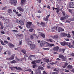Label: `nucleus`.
Here are the masks:
<instances>
[{
    "mask_svg": "<svg viewBox=\"0 0 74 74\" xmlns=\"http://www.w3.org/2000/svg\"><path fill=\"white\" fill-rule=\"evenodd\" d=\"M27 27L28 29H32V26H34V25L32 24V22H27V23L26 24Z\"/></svg>",
    "mask_w": 74,
    "mask_h": 74,
    "instance_id": "f257e3e1",
    "label": "nucleus"
},
{
    "mask_svg": "<svg viewBox=\"0 0 74 74\" xmlns=\"http://www.w3.org/2000/svg\"><path fill=\"white\" fill-rule=\"evenodd\" d=\"M58 57L60 58H61V59H62L63 61H66V59H67V58L64 57V56H63V55L61 54H59Z\"/></svg>",
    "mask_w": 74,
    "mask_h": 74,
    "instance_id": "f03ea898",
    "label": "nucleus"
},
{
    "mask_svg": "<svg viewBox=\"0 0 74 74\" xmlns=\"http://www.w3.org/2000/svg\"><path fill=\"white\" fill-rule=\"evenodd\" d=\"M17 3V1L16 0H11L10 2L11 4H14V5H16V4Z\"/></svg>",
    "mask_w": 74,
    "mask_h": 74,
    "instance_id": "7ed1b4c3",
    "label": "nucleus"
},
{
    "mask_svg": "<svg viewBox=\"0 0 74 74\" xmlns=\"http://www.w3.org/2000/svg\"><path fill=\"white\" fill-rule=\"evenodd\" d=\"M49 16H50V14H49L47 16H46V18L44 17L43 18V21H46V22H48V18H49Z\"/></svg>",
    "mask_w": 74,
    "mask_h": 74,
    "instance_id": "20e7f679",
    "label": "nucleus"
},
{
    "mask_svg": "<svg viewBox=\"0 0 74 74\" xmlns=\"http://www.w3.org/2000/svg\"><path fill=\"white\" fill-rule=\"evenodd\" d=\"M68 43L69 42H65L64 41L62 42H61L60 44L62 46H65V45H68Z\"/></svg>",
    "mask_w": 74,
    "mask_h": 74,
    "instance_id": "39448f33",
    "label": "nucleus"
},
{
    "mask_svg": "<svg viewBox=\"0 0 74 74\" xmlns=\"http://www.w3.org/2000/svg\"><path fill=\"white\" fill-rule=\"evenodd\" d=\"M59 47L58 46L55 47L53 49V51L56 52H58L59 51Z\"/></svg>",
    "mask_w": 74,
    "mask_h": 74,
    "instance_id": "423d86ee",
    "label": "nucleus"
},
{
    "mask_svg": "<svg viewBox=\"0 0 74 74\" xmlns=\"http://www.w3.org/2000/svg\"><path fill=\"white\" fill-rule=\"evenodd\" d=\"M46 44V42L44 41H42L40 43V47H42L44 45V44Z\"/></svg>",
    "mask_w": 74,
    "mask_h": 74,
    "instance_id": "0eeeda50",
    "label": "nucleus"
},
{
    "mask_svg": "<svg viewBox=\"0 0 74 74\" xmlns=\"http://www.w3.org/2000/svg\"><path fill=\"white\" fill-rule=\"evenodd\" d=\"M7 60H14V56L13 55H12L9 58H7Z\"/></svg>",
    "mask_w": 74,
    "mask_h": 74,
    "instance_id": "6e6552de",
    "label": "nucleus"
},
{
    "mask_svg": "<svg viewBox=\"0 0 74 74\" xmlns=\"http://www.w3.org/2000/svg\"><path fill=\"white\" fill-rule=\"evenodd\" d=\"M67 16H65L62 17L60 19L62 22H64V19H66V18H67Z\"/></svg>",
    "mask_w": 74,
    "mask_h": 74,
    "instance_id": "1a4fd4ad",
    "label": "nucleus"
},
{
    "mask_svg": "<svg viewBox=\"0 0 74 74\" xmlns=\"http://www.w3.org/2000/svg\"><path fill=\"white\" fill-rule=\"evenodd\" d=\"M69 5L70 8H73L74 7V2H72V3H70L69 4Z\"/></svg>",
    "mask_w": 74,
    "mask_h": 74,
    "instance_id": "9d476101",
    "label": "nucleus"
},
{
    "mask_svg": "<svg viewBox=\"0 0 74 74\" xmlns=\"http://www.w3.org/2000/svg\"><path fill=\"white\" fill-rule=\"evenodd\" d=\"M58 32L59 33H60V32H64V29L62 28L61 27H59L58 28Z\"/></svg>",
    "mask_w": 74,
    "mask_h": 74,
    "instance_id": "9b49d317",
    "label": "nucleus"
},
{
    "mask_svg": "<svg viewBox=\"0 0 74 74\" xmlns=\"http://www.w3.org/2000/svg\"><path fill=\"white\" fill-rule=\"evenodd\" d=\"M26 2V0H21V5L23 6L24 4Z\"/></svg>",
    "mask_w": 74,
    "mask_h": 74,
    "instance_id": "f8f14e48",
    "label": "nucleus"
},
{
    "mask_svg": "<svg viewBox=\"0 0 74 74\" xmlns=\"http://www.w3.org/2000/svg\"><path fill=\"white\" fill-rule=\"evenodd\" d=\"M17 10H19V11H21V12H23V9L21 8V7H18L17 8Z\"/></svg>",
    "mask_w": 74,
    "mask_h": 74,
    "instance_id": "ddd939ff",
    "label": "nucleus"
},
{
    "mask_svg": "<svg viewBox=\"0 0 74 74\" xmlns=\"http://www.w3.org/2000/svg\"><path fill=\"white\" fill-rule=\"evenodd\" d=\"M30 48L32 49H34L36 48V45H34L32 44L30 46Z\"/></svg>",
    "mask_w": 74,
    "mask_h": 74,
    "instance_id": "4468645a",
    "label": "nucleus"
},
{
    "mask_svg": "<svg viewBox=\"0 0 74 74\" xmlns=\"http://www.w3.org/2000/svg\"><path fill=\"white\" fill-rule=\"evenodd\" d=\"M64 51H65V49H60L59 50V52H62V53H64Z\"/></svg>",
    "mask_w": 74,
    "mask_h": 74,
    "instance_id": "2eb2a0df",
    "label": "nucleus"
},
{
    "mask_svg": "<svg viewBox=\"0 0 74 74\" xmlns=\"http://www.w3.org/2000/svg\"><path fill=\"white\" fill-rule=\"evenodd\" d=\"M61 34L62 37H66V36H67L68 35L67 34L65 33H62Z\"/></svg>",
    "mask_w": 74,
    "mask_h": 74,
    "instance_id": "dca6fc26",
    "label": "nucleus"
},
{
    "mask_svg": "<svg viewBox=\"0 0 74 74\" xmlns=\"http://www.w3.org/2000/svg\"><path fill=\"white\" fill-rule=\"evenodd\" d=\"M9 45L10 47L11 48H12V47H15V46L12 43H9Z\"/></svg>",
    "mask_w": 74,
    "mask_h": 74,
    "instance_id": "f3484780",
    "label": "nucleus"
},
{
    "mask_svg": "<svg viewBox=\"0 0 74 74\" xmlns=\"http://www.w3.org/2000/svg\"><path fill=\"white\" fill-rule=\"evenodd\" d=\"M45 22H41V23L40 24V25L42 26L43 27H44L45 26Z\"/></svg>",
    "mask_w": 74,
    "mask_h": 74,
    "instance_id": "a211bd4d",
    "label": "nucleus"
},
{
    "mask_svg": "<svg viewBox=\"0 0 74 74\" xmlns=\"http://www.w3.org/2000/svg\"><path fill=\"white\" fill-rule=\"evenodd\" d=\"M69 45L68 47H69V48H73V45H71V44L70 43H68Z\"/></svg>",
    "mask_w": 74,
    "mask_h": 74,
    "instance_id": "6ab92c4d",
    "label": "nucleus"
},
{
    "mask_svg": "<svg viewBox=\"0 0 74 74\" xmlns=\"http://www.w3.org/2000/svg\"><path fill=\"white\" fill-rule=\"evenodd\" d=\"M40 70L39 69H37L36 71V74H40Z\"/></svg>",
    "mask_w": 74,
    "mask_h": 74,
    "instance_id": "aec40b11",
    "label": "nucleus"
},
{
    "mask_svg": "<svg viewBox=\"0 0 74 74\" xmlns=\"http://www.w3.org/2000/svg\"><path fill=\"white\" fill-rule=\"evenodd\" d=\"M59 8H55V10H57L56 12H57V14H58V13H59Z\"/></svg>",
    "mask_w": 74,
    "mask_h": 74,
    "instance_id": "412c9836",
    "label": "nucleus"
},
{
    "mask_svg": "<svg viewBox=\"0 0 74 74\" xmlns=\"http://www.w3.org/2000/svg\"><path fill=\"white\" fill-rule=\"evenodd\" d=\"M52 38H53V39H55V38H58V36L55 35L52 36Z\"/></svg>",
    "mask_w": 74,
    "mask_h": 74,
    "instance_id": "4be33fe9",
    "label": "nucleus"
},
{
    "mask_svg": "<svg viewBox=\"0 0 74 74\" xmlns=\"http://www.w3.org/2000/svg\"><path fill=\"white\" fill-rule=\"evenodd\" d=\"M22 20H18V19H16V23H19V24H20L21 23V21Z\"/></svg>",
    "mask_w": 74,
    "mask_h": 74,
    "instance_id": "5701e85b",
    "label": "nucleus"
},
{
    "mask_svg": "<svg viewBox=\"0 0 74 74\" xmlns=\"http://www.w3.org/2000/svg\"><path fill=\"white\" fill-rule=\"evenodd\" d=\"M68 69H71L73 67V66H72L71 65H70L69 64L67 67Z\"/></svg>",
    "mask_w": 74,
    "mask_h": 74,
    "instance_id": "b1692460",
    "label": "nucleus"
},
{
    "mask_svg": "<svg viewBox=\"0 0 74 74\" xmlns=\"http://www.w3.org/2000/svg\"><path fill=\"white\" fill-rule=\"evenodd\" d=\"M68 65V63L67 62H66L64 65V66H63L62 67H63V68H66V67Z\"/></svg>",
    "mask_w": 74,
    "mask_h": 74,
    "instance_id": "393cba45",
    "label": "nucleus"
},
{
    "mask_svg": "<svg viewBox=\"0 0 74 74\" xmlns=\"http://www.w3.org/2000/svg\"><path fill=\"white\" fill-rule=\"evenodd\" d=\"M0 25L1 26V28L2 29H3V28H4V27H3V24H2V23L1 22H0Z\"/></svg>",
    "mask_w": 74,
    "mask_h": 74,
    "instance_id": "a878e982",
    "label": "nucleus"
},
{
    "mask_svg": "<svg viewBox=\"0 0 74 74\" xmlns=\"http://www.w3.org/2000/svg\"><path fill=\"white\" fill-rule=\"evenodd\" d=\"M40 35L43 38H45V35L43 34H41Z\"/></svg>",
    "mask_w": 74,
    "mask_h": 74,
    "instance_id": "bb28decb",
    "label": "nucleus"
},
{
    "mask_svg": "<svg viewBox=\"0 0 74 74\" xmlns=\"http://www.w3.org/2000/svg\"><path fill=\"white\" fill-rule=\"evenodd\" d=\"M21 51L23 53H24V54H26V50L23 49V50H22Z\"/></svg>",
    "mask_w": 74,
    "mask_h": 74,
    "instance_id": "cd10ccee",
    "label": "nucleus"
},
{
    "mask_svg": "<svg viewBox=\"0 0 74 74\" xmlns=\"http://www.w3.org/2000/svg\"><path fill=\"white\" fill-rule=\"evenodd\" d=\"M17 37H21L23 36V34H17Z\"/></svg>",
    "mask_w": 74,
    "mask_h": 74,
    "instance_id": "c85d7f7f",
    "label": "nucleus"
},
{
    "mask_svg": "<svg viewBox=\"0 0 74 74\" xmlns=\"http://www.w3.org/2000/svg\"><path fill=\"white\" fill-rule=\"evenodd\" d=\"M10 68L11 69V70H14V69H17V67H10Z\"/></svg>",
    "mask_w": 74,
    "mask_h": 74,
    "instance_id": "c756f323",
    "label": "nucleus"
},
{
    "mask_svg": "<svg viewBox=\"0 0 74 74\" xmlns=\"http://www.w3.org/2000/svg\"><path fill=\"white\" fill-rule=\"evenodd\" d=\"M1 44H2V45H6V44H4V42H3V41L1 40Z\"/></svg>",
    "mask_w": 74,
    "mask_h": 74,
    "instance_id": "7c9ffc66",
    "label": "nucleus"
},
{
    "mask_svg": "<svg viewBox=\"0 0 74 74\" xmlns=\"http://www.w3.org/2000/svg\"><path fill=\"white\" fill-rule=\"evenodd\" d=\"M8 12L9 13H12V10L11 9H9L8 10Z\"/></svg>",
    "mask_w": 74,
    "mask_h": 74,
    "instance_id": "2f4dec72",
    "label": "nucleus"
},
{
    "mask_svg": "<svg viewBox=\"0 0 74 74\" xmlns=\"http://www.w3.org/2000/svg\"><path fill=\"white\" fill-rule=\"evenodd\" d=\"M10 63H16V61L15 60H13L12 61H10Z\"/></svg>",
    "mask_w": 74,
    "mask_h": 74,
    "instance_id": "473e14b6",
    "label": "nucleus"
},
{
    "mask_svg": "<svg viewBox=\"0 0 74 74\" xmlns=\"http://www.w3.org/2000/svg\"><path fill=\"white\" fill-rule=\"evenodd\" d=\"M20 25H24V21H21V22L20 23Z\"/></svg>",
    "mask_w": 74,
    "mask_h": 74,
    "instance_id": "72a5a7b5",
    "label": "nucleus"
},
{
    "mask_svg": "<svg viewBox=\"0 0 74 74\" xmlns=\"http://www.w3.org/2000/svg\"><path fill=\"white\" fill-rule=\"evenodd\" d=\"M48 41H49L50 42H53V41L51 39H48L47 40Z\"/></svg>",
    "mask_w": 74,
    "mask_h": 74,
    "instance_id": "f704fd0d",
    "label": "nucleus"
},
{
    "mask_svg": "<svg viewBox=\"0 0 74 74\" xmlns=\"http://www.w3.org/2000/svg\"><path fill=\"white\" fill-rule=\"evenodd\" d=\"M28 44L30 46L32 45V42L31 41H29L28 42Z\"/></svg>",
    "mask_w": 74,
    "mask_h": 74,
    "instance_id": "c9c22d12",
    "label": "nucleus"
},
{
    "mask_svg": "<svg viewBox=\"0 0 74 74\" xmlns=\"http://www.w3.org/2000/svg\"><path fill=\"white\" fill-rule=\"evenodd\" d=\"M40 62H41V60H36V63H40Z\"/></svg>",
    "mask_w": 74,
    "mask_h": 74,
    "instance_id": "e433bc0d",
    "label": "nucleus"
},
{
    "mask_svg": "<svg viewBox=\"0 0 74 74\" xmlns=\"http://www.w3.org/2000/svg\"><path fill=\"white\" fill-rule=\"evenodd\" d=\"M36 60L32 62V64H36Z\"/></svg>",
    "mask_w": 74,
    "mask_h": 74,
    "instance_id": "4c0bfd02",
    "label": "nucleus"
},
{
    "mask_svg": "<svg viewBox=\"0 0 74 74\" xmlns=\"http://www.w3.org/2000/svg\"><path fill=\"white\" fill-rule=\"evenodd\" d=\"M70 21H74V17L72 18H71L69 19Z\"/></svg>",
    "mask_w": 74,
    "mask_h": 74,
    "instance_id": "58836bf2",
    "label": "nucleus"
},
{
    "mask_svg": "<svg viewBox=\"0 0 74 74\" xmlns=\"http://www.w3.org/2000/svg\"><path fill=\"white\" fill-rule=\"evenodd\" d=\"M33 56V55H31L30 56H29V57L28 58V59L29 60V59H30L31 58H32V57Z\"/></svg>",
    "mask_w": 74,
    "mask_h": 74,
    "instance_id": "ea45409f",
    "label": "nucleus"
},
{
    "mask_svg": "<svg viewBox=\"0 0 74 74\" xmlns=\"http://www.w3.org/2000/svg\"><path fill=\"white\" fill-rule=\"evenodd\" d=\"M22 41L21 40L19 42L18 45H21L22 44Z\"/></svg>",
    "mask_w": 74,
    "mask_h": 74,
    "instance_id": "a19ab883",
    "label": "nucleus"
},
{
    "mask_svg": "<svg viewBox=\"0 0 74 74\" xmlns=\"http://www.w3.org/2000/svg\"><path fill=\"white\" fill-rule=\"evenodd\" d=\"M3 41L5 44H8V41H7V40H4Z\"/></svg>",
    "mask_w": 74,
    "mask_h": 74,
    "instance_id": "79ce46f5",
    "label": "nucleus"
},
{
    "mask_svg": "<svg viewBox=\"0 0 74 74\" xmlns=\"http://www.w3.org/2000/svg\"><path fill=\"white\" fill-rule=\"evenodd\" d=\"M54 71H58V68H55V69H54Z\"/></svg>",
    "mask_w": 74,
    "mask_h": 74,
    "instance_id": "37998d69",
    "label": "nucleus"
},
{
    "mask_svg": "<svg viewBox=\"0 0 74 74\" xmlns=\"http://www.w3.org/2000/svg\"><path fill=\"white\" fill-rule=\"evenodd\" d=\"M6 8H7V7H4L2 9V10H6Z\"/></svg>",
    "mask_w": 74,
    "mask_h": 74,
    "instance_id": "c03bdc74",
    "label": "nucleus"
},
{
    "mask_svg": "<svg viewBox=\"0 0 74 74\" xmlns=\"http://www.w3.org/2000/svg\"><path fill=\"white\" fill-rule=\"evenodd\" d=\"M71 35L72 37H74V31H72V34Z\"/></svg>",
    "mask_w": 74,
    "mask_h": 74,
    "instance_id": "a18cd8bd",
    "label": "nucleus"
},
{
    "mask_svg": "<svg viewBox=\"0 0 74 74\" xmlns=\"http://www.w3.org/2000/svg\"><path fill=\"white\" fill-rule=\"evenodd\" d=\"M45 61L47 63H48V62H49V60L48 59H45Z\"/></svg>",
    "mask_w": 74,
    "mask_h": 74,
    "instance_id": "49530a36",
    "label": "nucleus"
},
{
    "mask_svg": "<svg viewBox=\"0 0 74 74\" xmlns=\"http://www.w3.org/2000/svg\"><path fill=\"white\" fill-rule=\"evenodd\" d=\"M71 35H70V34H68V36L67 37H68V38H70L71 37Z\"/></svg>",
    "mask_w": 74,
    "mask_h": 74,
    "instance_id": "de8ad7c7",
    "label": "nucleus"
},
{
    "mask_svg": "<svg viewBox=\"0 0 74 74\" xmlns=\"http://www.w3.org/2000/svg\"><path fill=\"white\" fill-rule=\"evenodd\" d=\"M32 67L34 69L36 67V64H34L32 65Z\"/></svg>",
    "mask_w": 74,
    "mask_h": 74,
    "instance_id": "09e8293b",
    "label": "nucleus"
},
{
    "mask_svg": "<svg viewBox=\"0 0 74 74\" xmlns=\"http://www.w3.org/2000/svg\"><path fill=\"white\" fill-rule=\"evenodd\" d=\"M17 69L18 70H22V69H21V68L19 67H18L17 68Z\"/></svg>",
    "mask_w": 74,
    "mask_h": 74,
    "instance_id": "8fccbe9b",
    "label": "nucleus"
},
{
    "mask_svg": "<svg viewBox=\"0 0 74 74\" xmlns=\"http://www.w3.org/2000/svg\"><path fill=\"white\" fill-rule=\"evenodd\" d=\"M30 38L31 39H33V38H34V37L32 35H31Z\"/></svg>",
    "mask_w": 74,
    "mask_h": 74,
    "instance_id": "3c124183",
    "label": "nucleus"
},
{
    "mask_svg": "<svg viewBox=\"0 0 74 74\" xmlns=\"http://www.w3.org/2000/svg\"><path fill=\"white\" fill-rule=\"evenodd\" d=\"M43 49H44L45 50H49V48H43Z\"/></svg>",
    "mask_w": 74,
    "mask_h": 74,
    "instance_id": "603ef678",
    "label": "nucleus"
},
{
    "mask_svg": "<svg viewBox=\"0 0 74 74\" xmlns=\"http://www.w3.org/2000/svg\"><path fill=\"white\" fill-rule=\"evenodd\" d=\"M33 29H29V31L30 32H33Z\"/></svg>",
    "mask_w": 74,
    "mask_h": 74,
    "instance_id": "864d4df0",
    "label": "nucleus"
},
{
    "mask_svg": "<svg viewBox=\"0 0 74 74\" xmlns=\"http://www.w3.org/2000/svg\"><path fill=\"white\" fill-rule=\"evenodd\" d=\"M46 43L47 44V46L48 47H49V46H50V44L49 43H48V42H46Z\"/></svg>",
    "mask_w": 74,
    "mask_h": 74,
    "instance_id": "5fc2aeb1",
    "label": "nucleus"
},
{
    "mask_svg": "<svg viewBox=\"0 0 74 74\" xmlns=\"http://www.w3.org/2000/svg\"><path fill=\"white\" fill-rule=\"evenodd\" d=\"M15 58L16 60H18V61H19V60H20L17 58V57H16Z\"/></svg>",
    "mask_w": 74,
    "mask_h": 74,
    "instance_id": "6e6d98bb",
    "label": "nucleus"
},
{
    "mask_svg": "<svg viewBox=\"0 0 74 74\" xmlns=\"http://www.w3.org/2000/svg\"><path fill=\"white\" fill-rule=\"evenodd\" d=\"M2 50V49L1 48V47L0 46V52H1V51Z\"/></svg>",
    "mask_w": 74,
    "mask_h": 74,
    "instance_id": "4d7b16f0",
    "label": "nucleus"
},
{
    "mask_svg": "<svg viewBox=\"0 0 74 74\" xmlns=\"http://www.w3.org/2000/svg\"><path fill=\"white\" fill-rule=\"evenodd\" d=\"M22 15L21 14H18L17 15L18 16H21Z\"/></svg>",
    "mask_w": 74,
    "mask_h": 74,
    "instance_id": "13d9d810",
    "label": "nucleus"
},
{
    "mask_svg": "<svg viewBox=\"0 0 74 74\" xmlns=\"http://www.w3.org/2000/svg\"><path fill=\"white\" fill-rule=\"evenodd\" d=\"M13 32H18V31L16 30H13Z\"/></svg>",
    "mask_w": 74,
    "mask_h": 74,
    "instance_id": "bf43d9fd",
    "label": "nucleus"
},
{
    "mask_svg": "<svg viewBox=\"0 0 74 74\" xmlns=\"http://www.w3.org/2000/svg\"><path fill=\"white\" fill-rule=\"evenodd\" d=\"M66 23H70V21H69L68 20L66 21Z\"/></svg>",
    "mask_w": 74,
    "mask_h": 74,
    "instance_id": "052dcab7",
    "label": "nucleus"
},
{
    "mask_svg": "<svg viewBox=\"0 0 74 74\" xmlns=\"http://www.w3.org/2000/svg\"><path fill=\"white\" fill-rule=\"evenodd\" d=\"M62 13L63 16H65V13H64V12H62Z\"/></svg>",
    "mask_w": 74,
    "mask_h": 74,
    "instance_id": "680f3d73",
    "label": "nucleus"
},
{
    "mask_svg": "<svg viewBox=\"0 0 74 74\" xmlns=\"http://www.w3.org/2000/svg\"><path fill=\"white\" fill-rule=\"evenodd\" d=\"M53 46H54V44H50V47H52Z\"/></svg>",
    "mask_w": 74,
    "mask_h": 74,
    "instance_id": "e2e57ef3",
    "label": "nucleus"
},
{
    "mask_svg": "<svg viewBox=\"0 0 74 74\" xmlns=\"http://www.w3.org/2000/svg\"><path fill=\"white\" fill-rule=\"evenodd\" d=\"M18 27L20 29H22V27H21V26H18Z\"/></svg>",
    "mask_w": 74,
    "mask_h": 74,
    "instance_id": "0e129e2a",
    "label": "nucleus"
},
{
    "mask_svg": "<svg viewBox=\"0 0 74 74\" xmlns=\"http://www.w3.org/2000/svg\"><path fill=\"white\" fill-rule=\"evenodd\" d=\"M64 71L65 72H70V71H69L68 70H65Z\"/></svg>",
    "mask_w": 74,
    "mask_h": 74,
    "instance_id": "69168bd1",
    "label": "nucleus"
},
{
    "mask_svg": "<svg viewBox=\"0 0 74 74\" xmlns=\"http://www.w3.org/2000/svg\"><path fill=\"white\" fill-rule=\"evenodd\" d=\"M71 72H72V73H74V69H73L71 70Z\"/></svg>",
    "mask_w": 74,
    "mask_h": 74,
    "instance_id": "338daca9",
    "label": "nucleus"
},
{
    "mask_svg": "<svg viewBox=\"0 0 74 74\" xmlns=\"http://www.w3.org/2000/svg\"><path fill=\"white\" fill-rule=\"evenodd\" d=\"M72 56H74V53H72Z\"/></svg>",
    "mask_w": 74,
    "mask_h": 74,
    "instance_id": "774afa93",
    "label": "nucleus"
}]
</instances>
